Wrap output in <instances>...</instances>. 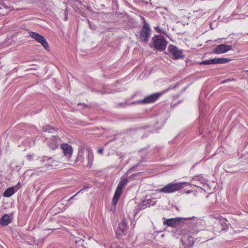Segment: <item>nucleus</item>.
Instances as JSON below:
<instances>
[{
  "instance_id": "obj_1",
  "label": "nucleus",
  "mask_w": 248,
  "mask_h": 248,
  "mask_svg": "<svg viewBox=\"0 0 248 248\" xmlns=\"http://www.w3.org/2000/svg\"><path fill=\"white\" fill-rule=\"evenodd\" d=\"M94 159L92 151L84 146H80L78 148V152L76 159L68 163V164L72 166L82 165L91 168L93 165Z\"/></svg>"
},
{
  "instance_id": "obj_2",
  "label": "nucleus",
  "mask_w": 248,
  "mask_h": 248,
  "mask_svg": "<svg viewBox=\"0 0 248 248\" xmlns=\"http://www.w3.org/2000/svg\"><path fill=\"white\" fill-rule=\"evenodd\" d=\"M187 183H170L163 187L158 189L156 191L164 193H170L178 191L184 187Z\"/></svg>"
},
{
  "instance_id": "obj_3",
  "label": "nucleus",
  "mask_w": 248,
  "mask_h": 248,
  "mask_svg": "<svg viewBox=\"0 0 248 248\" xmlns=\"http://www.w3.org/2000/svg\"><path fill=\"white\" fill-rule=\"evenodd\" d=\"M127 182L128 180L126 178V177L125 176L122 177L120 182L117 186L114 195L112 200V203L113 205L115 206L117 204L119 198L123 193V190L126 186Z\"/></svg>"
},
{
  "instance_id": "obj_4",
  "label": "nucleus",
  "mask_w": 248,
  "mask_h": 248,
  "mask_svg": "<svg viewBox=\"0 0 248 248\" xmlns=\"http://www.w3.org/2000/svg\"><path fill=\"white\" fill-rule=\"evenodd\" d=\"M152 40L154 43V46L155 49L162 51L165 50L167 45V42L165 38L162 36H155Z\"/></svg>"
},
{
  "instance_id": "obj_5",
  "label": "nucleus",
  "mask_w": 248,
  "mask_h": 248,
  "mask_svg": "<svg viewBox=\"0 0 248 248\" xmlns=\"http://www.w3.org/2000/svg\"><path fill=\"white\" fill-rule=\"evenodd\" d=\"M37 159L38 160L36 162V165L38 168H42L43 166L46 168H48L54 166L55 163V161L52 159L51 157L43 156L40 158L37 157Z\"/></svg>"
},
{
  "instance_id": "obj_6",
  "label": "nucleus",
  "mask_w": 248,
  "mask_h": 248,
  "mask_svg": "<svg viewBox=\"0 0 248 248\" xmlns=\"http://www.w3.org/2000/svg\"><path fill=\"white\" fill-rule=\"evenodd\" d=\"M60 148L62 151L63 156L67 159L68 163L73 161V160L71 159V157L73 153L72 147L67 143H62L61 145Z\"/></svg>"
},
{
  "instance_id": "obj_7",
  "label": "nucleus",
  "mask_w": 248,
  "mask_h": 248,
  "mask_svg": "<svg viewBox=\"0 0 248 248\" xmlns=\"http://www.w3.org/2000/svg\"><path fill=\"white\" fill-rule=\"evenodd\" d=\"M168 49L169 52L172 56V58L173 59H179L184 57L182 50L178 48L173 45H169Z\"/></svg>"
},
{
  "instance_id": "obj_8",
  "label": "nucleus",
  "mask_w": 248,
  "mask_h": 248,
  "mask_svg": "<svg viewBox=\"0 0 248 248\" xmlns=\"http://www.w3.org/2000/svg\"><path fill=\"white\" fill-rule=\"evenodd\" d=\"M30 36L36 41L41 44L45 49L48 48V44L46 39L41 34L33 31L29 32Z\"/></svg>"
},
{
  "instance_id": "obj_9",
  "label": "nucleus",
  "mask_w": 248,
  "mask_h": 248,
  "mask_svg": "<svg viewBox=\"0 0 248 248\" xmlns=\"http://www.w3.org/2000/svg\"><path fill=\"white\" fill-rule=\"evenodd\" d=\"M150 32L151 29L149 25L145 23L140 32V37L141 40L143 42L147 41L150 36Z\"/></svg>"
},
{
  "instance_id": "obj_10",
  "label": "nucleus",
  "mask_w": 248,
  "mask_h": 248,
  "mask_svg": "<svg viewBox=\"0 0 248 248\" xmlns=\"http://www.w3.org/2000/svg\"><path fill=\"white\" fill-rule=\"evenodd\" d=\"M232 49V46L230 45L221 44L217 46L213 52L216 54H221L225 53Z\"/></svg>"
},
{
  "instance_id": "obj_11",
  "label": "nucleus",
  "mask_w": 248,
  "mask_h": 248,
  "mask_svg": "<svg viewBox=\"0 0 248 248\" xmlns=\"http://www.w3.org/2000/svg\"><path fill=\"white\" fill-rule=\"evenodd\" d=\"M162 94V93H155L146 96L140 102L144 104L151 103L156 101Z\"/></svg>"
},
{
  "instance_id": "obj_12",
  "label": "nucleus",
  "mask_w": 248,
  "mask_h": 248,
  "mask_svg": "<svg viewBox=\"0 0 248 248\" xmlns=\"http://www.w3.org/2000/svg\"><path fill=\"white\" fill-rule=\"evenodd\" d=\"M181 241L184 248L191 247L194 244L193 238L189 235H183L181 238Z\"/></svg>"
},
{
  "instance_id": "obj_13",
  "label": "nucleus",
  "mask_w": 248,
  "mask_h": 248,
  "mask_svg": "<svg viewBox=\"0 0 248 248\" xmlns=\"http://www.w3.org/2000/svg\"><path fill=\"white\" fill-rule=\"evenodd\" d=\"M19 188L20 183H18L17 185L7 189L3 193V196L5 197H10L16 192Z\"/></svg>"
},
{
  "instance_id": "obj_14",
  "label": "nucleus",
  "mask_w": 248,
  "mask_h": 248,
  "mask_svg": "<svg viewBox=\"0 0 248 248\" xmlns=\"http://www.w3.org/2000/svg\"><path fill=\"white\" fill-rule=\"evenodd\" d=\"M60 139L56 136H53L48 142V145L52 150H55L58 147L60 141Z\"/></svg>"
},
{
  "instance_id": "obj_15",
  "label": "nucleus",
  "mask_w": 248,
  "mask_h": 248,
  "mask_svg": "<svg viewBox=\"0 0 248 248\" xmlns=\"http://www.w3.org/2000/svg\"><path fill=\"white\" fill-rule=\"evenodd\" d=\"M127 231V223L123 220L120 224L119 228L117 230L116 233L117 235H122L123 234L125 233Z\"/></svg>"
},
{
  "instance_id": "obj_16",
  "label": "nucleus",
  "mask_w": 248,
  "mask_h": 248,
  "mask_svg": "<svg viewBox=\"0 0 248 248\" xmlns=\"http://www.w3.org/2000/svg\"><path fill=\"white\" fill-rule=\"evenodd\" d=\"M179 219L178 218H172L168 219L163 221L164 225H167L170 227H176L179 223Z\"/></svg>"
},
{
  "instance_id": "obj_17",
  "label": "nucleus",
  "mask_w": 248,
  "mask_h": 248,
  "mask_svg": "<svg viewBox=\"0 0 248 248\" xmlns=\"http://www.w3.org/2000/svg\"><path fill=\"white\" fill-rule=\"evenodd\" d=\"M227 221L224 218H220L218 221L217 225H220L221 227V231H225L228 229V225L227 223Z\"/></svg>"
},
{
  "instance_id": "obj_18",
  "label": "nucleus",
  "mask_w": 248,
  "mask_h": 248,
  "mask_svg": "<svg viewBox=\"0 0 248 248\" xmlns=\"http://www.w3.org/2000/svg\"><path fill=\"white\" fill-rule=\"evenodd\" d=\"M10 221V216L7 214L3 216L1 219V223L3 225H7Z\"/></svg>"
},
{
  "instance_id": "obj_19",
  "label": "nucleus",
  "mask_w": 248,
  "mask_h": 248,
  "mask_svg": "<svg viewBox=\"0 0 248 248\" xmlns=\"http://www.w3.org/2000/svg\"><path fill=\"white\" fill-rule=\"evenodd\" d=\"M229 59L226 58H215L214 59V64L224 63L229 62Z\"/></svg>"
},
{
  "instance_id": "obj_20",
  "label": "nucleus",
  "mask_w": 248,
  "mask_h": 248,
  "mask_svg": "<svg viewBox=\"0 0 248 248\" xmlns=\"http://www.w3.org/2000/svg\"><path fill=\"white\" fill-rule=\"evenodd\" d=\"M155 29L158 33H163L164 34H166L167 33L165 27L164 28L157 26L155 28Z\"/></svg>"
},
{
  "instance_id": "obj_21",
  "label": "nucleus",
  "mask_w": 248,
  "mask_h": 248,
  "mask_svg": "<svg viewBox=\"0 0 248 248\" xmlns=\"http://www.w3.org/2000/svg\"><path fill=\"white\" fill-rule=\"evenodd\" d=\"M43 130L44 132H48L49 133H53L54 131H55V130L53 128L50 126L49 125H46L43 127Z\"/></svg>"
},
{
  "instance_id": "obj_22",
  "label": "nucleus",
  "mask_w": 248,
  "mask_h": 248,
  "mask_svg": "<svg viewBox=\"0 0 248 248\" xmlns=\"http://www.w3.org/2000/svg\"><path fill=\"white\" fill-rule=\"evenodd\" d=\"M195 13V16L196 17H200L201 16L205 14V12L202 10H200L199 11H196Z\"/></svg>"
},
{
  "instance_id": "obj_23",
  "label": "nucleus",
  "mask_w": 248,
  "mask_h": 248,
  "mask_svg": "<svg viewBox=\"0 0 248 248\" xmlns=\"http://www.w3.org/2000/svg\"><path fill=\"white\" fill-rule=\"evenodd\" d=\"M201 64H205V65H210V64H214V59L211 60H208L204 61H202L200 63Z\"/></svg>"
},
{
  "instance_id": "obj_24",
  "label": "nucleus",
  "mask_w": 248,
  "mask_h": 248,
  "mask_svg": "<svg viewBox=\"0 0 248 248\" xmlns=\"http://www.w3.org/2000/svg\"><path fill=\"white\" fill-rule=\"evenodd\" d=\"M26 158L29 161H31L33 160L34 158H35V156L34 155L31 154H28L26 155Z\"/></svg>"
},
{
  "instance_id": "obj_25",
  "label": "nucleus",
  "mask_w": 248,
  "mask_h": 248,
  "mask_svg": "<svg viewBox=\"0 0 248 248\" xmlns=\"http://www.w3.org/2000/svg\"><path fill=\"white\" fill-rule=\"evenodd\" d=\"M83 238H85V236H83L82 237H78V239L75 240V242L76 243L82 242V241H84ZM81 244H82V243H81Z\"/></svg>"
},
{
  "instance_id": "obj_26",
  "label": "nucleus",
  "mask_w": 248,
  "mask_h": 248,
  "mask_svg": "<svg viewBox=\"0 0 248 248\" xmlns=\"http://www.w3.org/2000/svg\"><path fill=\"white\" fill-rule=\"evenodd\" d=\"M140 173V172L134 173V174H132L131 176H130L129 178L131 179H134V177L139 175V174Z\"/></svg>"
},
{
  "instance_id": "obj_27",
  "label": "nucleus",
  "mask_w": 248,
  "mask_h": 248,
  "mask_svg": "<svg viewBox=\"0 0 248 248\" xmlns=\"http://www.w3.org/2000/svg\"><path fill=\"white\" fill-rule=\"evenodd\" d=\"M81 191V190H79L78 193H77L75 195H74V196H73L72 197H71V198L69 200L72 199H74V198L79 193L80 191Z\"/></svg>"
},
{
  "instance_id": "obj_28",
  "label": "nucleus",
  "mask_w": 248,
  "mask_h": 248,
  "mask_svg": "<svg viewBox=\"0 0 248 248\" xmlns=\"http://www.w3.org/2000/svg\"><path fill=\"white\" fill-rule=\"evenodd\" d=\"M98 152L99 153V154H102L103 152V149H99L98 150Z\"/></svg>"
},
{
  "instance_id": "obj_29",
  "label": "nucleus",
  "mask_w": 248,
  "mask_h": 248,
  "mask_svg": "<svg viewBox=\"0 0 248 248\" xmlns=\"http://www.w3.org/2000/svg\"><path fill=\"white\" fill-rule=\"evenodd\" d=\"M130 170H128L126 174L128 173L130 171Z\"/></svg>"
},
{
  "instance_id": "obj_30",
  "label": "nucleus",
  "mask_w": 248,
  "mask_h": 248,
  "mask_svg": "<svg viewBox=\"0 0 248 248\" xmlns=\"http://www.w3.org/2000/svg\"><path fill=\"white\" fill-rule=\"evenodd\" d=\"M232 233L234 234V231H232Z\"/></svg>"
}]
</instances>
